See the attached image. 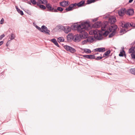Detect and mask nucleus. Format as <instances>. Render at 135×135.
<instances>
[{
	"label": "nucleus",
	"instance_id": "f257e3e1",
	"mask_svg": "<svg viewBox=\"0 0 135 135\" xmlns=\"http://www.w3.org/2000/svg\"><path fill=\"white\" fill-rule=\"evenodd\" d=\"M90 26L89 22H85L82 23L79 25H77V31L79 32V35L82 39H85L88 37V33L85 31V30H87Z\"/></svg>",
	"mask_w": 135,
	"mask_h": 135
},
{
	"label": "nucleus",
	"instance_id": "f03ea898",
	"mask_svg": "<svg viewBox=\"0 0 135 135\" xmlns=\"http://www.w3.org/2000/svg\"><path fill=\"white\" fill-rule=\"evenodd\" d=\"M118 28L117 25H113L111 26H110L107 29V30L105 31L104 33H103V35L107 36L110 32H112L109 35V37L111 38L113 37L116 33V30Z\"/></svg>",
	"mask_w": 135,
	"mask_h": 135
},
{
	"label": "nucleus",
	"instance_id": "7ed1b4c3",
	"mask_svg": "<svg viewBox=\"0 0 135 135\" xmlns=\"http://www.w3.org/2000/svg\"><path fill=\"white\" fill-rule=\"evenodd\" d=\"M109 22L107 21H103L102 23L101 21H97L93 25V27L95 28H99L101 27V31H105L107 29L106 27L108 26Z\"/></svg>",
	"mask_w": 135,
	"mask_h": 135
},
{
	"label": "nucleus",
	"instance_id": "20e7f679",
	"mask_svg": "<svg viewBox=\"0 0 135 135\" xmlns=\"http://www.w3.org/2000/svg\"><path fill=\"white\" fill-rule=\"evenodd\" d=\"M93 32L94 35V37L95 39L100 40L103 38L102 35L100 33L99 30L97 29L93 30Z\"/></svg>",
	"mask_w": 135,
	"mask_h": 135
},
{
	"label": "nucleus",
	"instance_id": "39448f33",
	"mask_svg": "<svg viewBox=\"0 0 135 135\" xmlns=\"http://www.w3.org/2000/svg\"><path fill=\"white\" fill-rule=\"evenodd\" d=\"M36 27L40 31L42 32H45V33L50 35L49 32H50V31L45 26H41V28L37 26H36Z\"/></svg>",
	"mask_w": 135,
	"mask_h": 135
},
{
	"label": "nucleus",
	"instance_id": "423d86ee",
	"mask_svg": "<svg viewBox=\"0 0 135 135\" xmlns=\"http://www.w3.org/2000/svg\"><path fill=\"white\" fill-rule=\"evenodd\" d=\"M64 48L68 52L74 54L76 52V50L74 48L69 46L65 45L64 46Z\"/></svg>",
	"mask_w": 135,
	"mask_h": 135
},
{
	"label": "nucleus",
	"instance_id": "0eeeda50",
	"mask_svg": "<svg viewBox=\"0 0 135 135\" xmlns=\"http://www.w3.org/2000/svg\"><path fill=\"white\" fill-rule=\"evenodd\" d=\"M117 21V20L115 18V17L114 16H110L109 18L108 22L107 21L109 22L108 25V26L106 27V29H107L109 26V24L110 23V24H114L115 22Z\"/></svg>",
	"mask_w": 135,
	"mask_h": 135
},
{
	"label": "nucleus",
	"instance_id": "6e6552de",
	"mask_svg": "<svg viewBox=\"0 0 135 135\" xmlns=\"http://www.w3.org/2000/svg\"><path fill=\"white\" fill-rule=\"evenodd\" d=\"M81 38L79 35L77 34L73 36V40L74 41L76 42H78L80 41Z\"/></svg>",
	"mask_w": 135,
	"mask_h": 135
},
{
	"label": "nucleus",
	"instance_id": "1a4fd4ad",
	"mask_svg": "<svg viewBox=\"0 0 135 135\" xmlns=\"http://www.w3.org/2000/svg\"><path fill=\"white\" fill-rule=\"evenodd\" d=\"M46 7L48 9V11L52 12H54V10L55 9L52 6L50 3L46 4Z\"/></svg>",
	"mask_w": 135,
	"mask_h": 135
},
{
	"label": "nucleus",
	"instance_id": "9d476101",
	"mask_svg": "<svg viewBox=\"0 0 135 135\" xmlns=\"http://www.w3.org/2000/svg\"><path fill=\"white\" fill-rule=\"evenodd\" d=\"M126 12L125 9L122 8L118 11V13L119 16H122L124 15Z\"/></svg>",
	"mask_w": 135,
	"mask_h": 135
},
{
	"label": "nucleus",
	"instance_id": "9b49d317",
	"mask_svg": "<svg viewBox=\"0 0 135 135\" xmlns=\"http://www.w3.org/2000/svg\"><path fill=\"white\" fill-rule=\"evenodd\" d=\"M69 1H64L60 3V6L63 7H65L69 5Z\"/></svg>",
	"mask_w": 135,
	"mask_h": 135
},
{
	"label": "nucleus",
	"instance_id": "f8f14e48",
	"mask_svg": "<svg viewBox=\"0 0 135 135\" xmlns=\"http://www.w3.org/2000/svg\"><path fill=\"white\" fill-rule=\"evenodd\" d=\"M83 56L85 58H87L88 59H94L95 58V56L94 55H84Z\"/></svg>",
	"mask_w": 135,
	"mask_h": 135
},
{
	"label": "nucleus",
	"instance_id": "ddd939ff",
	"mask_svg": "<svg viewBox=\"0 0 135 135\" xmlns=\"http://www.w3.org/2000/svg\"><path fill=\"white\" fill-rule=\"evenodd\" d=\"M95 51H98L99 52H104L105 51V48L104 47H100L95 49H94Z\"/></svg>",
	"mask_w": 135,
	"mask_h": 135
},
{
	"label": "nucleus",
	"instance_id": "4468645a",
	"mask_svg": "<svg viewBox=\"0 0 135 135\" xmlns=\"http://www.w3.org/2000/svg\"><path fill=\"white\" fill-rule=\"evenodd\" d=\"M127 14L129 15H132L134 13V11L133 9H129L128 10Z\"/></svg>",
	"mask_w": 135,
	"mask_h": 135
},
{
	"label": "nucleus",
	"instance_id": "2eb2a0df",
	"mask_svg": "<svg viewBox=\"0 0 135 135\" xmlns=\"http://www.w3.org/2000/svg\"><path fill=\"white\" fill-rule=\"evenodd\" d=\"M132 22H131L130 23L129 22H127L125 23L124 25V27L126 28L128 27H129L130 26H133Z\"/></svg>",
	"mask_w": 135,
	"mask_h": 135
},
{
	"label": "nucleus",
	"instance_id": "dca6fc26",
	"mask_svg": "<svg viewBox=\"0 0 135 135\" xmlns=\"http://www.w3.org/2000/svg\"><path fill=\"white\" fill-rule=\"evenodd\" d=\"M84 3L85 1H81L78 3H77L78 5V7H79L83 6H84Z\"/></svg>",
	"mask_w": 135,
	"mask_h": 135
},
{
	"label": "nucleus",
	"instance_id": "f3484780",
	"mask_svg": "<svg viewBox=\"0 0 135 135\" xmlns=\"http://www.w3.org/2000/svg\"><path fill=\"white\" fill-rule=\"evenodd\" d=\"M129 53H135V49L134 47H132L129 49Z\"/></svg>",
	"mask_w": 135,
	"mask_h": 135
},
{
	"label": "nucleus",
	"instance_id": "a211bd4d",
	"mask_svg": "<svg viewBox=\"0 0 135 135\" xmlns=\"http://www.w3.org/2000/svg\"><path fill=\"white\" fill-rule=\"evenodd\" d=\"M65 29L64 30V32L66 33H68L70 32L71 31L70 28L68 26L65 27Z\"/></svg>",
	"mask_w": 135,
	"mask_h": 135
},
{
	"label": "nucleus",
	"instance_id": "6ab92c4d",
	"mask_svg": "<svg viewBox=\"0 0 135 135\" xmlns=\"http://www.w3.org/2000/svg\"><path fill=\"white\" fill-rule=\"evenodd\" d=\"M87 40H88V42L92 43L94 41V39L93 37L90 36L87 38Z\"/></svg>",
	"mask_w": 135,
	"mask_h": 135
},
{
	"label": "nucleus",
	"instance_id": "aec40b11",
	"mask_svg": "<svg viewBox=\"0 0 135 135\" xmlns=\"http://www.w3.org/2000/svg\"><path fill=\"white\" fill-rule=\"evenodd\" d=\"M40 4L41 2L37 3V6H39L40 8L44 10L46 8V7L44 5H41Z\"/></svg>",
	"mask_w": 135,
	"mask_h": 135
},
{
	"label": "nucleus",
	"instance_id": "412c9836",
	"mask_svg": "<svg viewBox=\"0 0 135 135\" xmlns=\"http://www.w3.org/2000/svg\"><path fill=\"white\" fill-rule=\"evenodd\" d=\"M38 1H39V2H41V3L42 4H48V1L47 0H38Z\"/></svg>",
	"mask_w": 135,
	"mask_h": 135
},
{
	"label": "nucleus",
	"instance_id": "4be33fe9",
	"mask_svg": "<svg viewBox=\"0 0 135 135\" xmlns=\"http://www.w3.org/2000/svg\"><path fill=\"white\" fill-rule=\"evenodd\" d=\"M51 41L55 45L57 46L58 47H59V45L56 40L55 38H54L51 39Z\"/></svg>",
	"mask_w": 135,
	"mask_h": 135
},
{
	"label": "nucleus",
	"instance_id": "5701e85b",
	"mask_svg": "<svg viewBox=\"0 0 135 135\" xmlns=\"http://www.w3.org/2000/svg\"><path fill=\"white\" fill-rule=\"evenodd\" d=\"M124 55L125 57H126V55L125 54V52L124 50H123L122 51L120 52L119 55V56L120 57H123Z\"/></svg>",
	"mask_w": 135,
	"mask_h": 135
},
{
	"label": "nucleus",
	"instance_id": "b1692460",
	"mask_svg": "<svg viewBox=\"0 0 135 135\" xmlns=\"http://www.w3.org/2000/svg\"><path fill=\"white\" fill-rule=\"evenodd\" d=\"M63 10V9L62 8L60 7H58L56 9H55V10H54V12H57L58 11L60 12H62Z\"/></svg>",
	"mask_w": 135,
	"mask_h": 135
},
{
	"label": "nucleus",
	"instance_id": "393cba45",
	"mask_svg": "<svg viewBox=\"0 0 135 135\" xmlns=\"http://www.w3.org/2000/svg\"><path fill=\"white\" fill-rule=\"evenodd\" d=\"M57 27L59 29H60V30H63L64 31L65 30V26L59 25H57Z\"/></svg>",
	"mask_w": 135,
	"mask_h": 135
},
{
	"label": "nucleus",
	"instance_id": "a878e982",
	"mask_svg": "<svg viewBox=\"0 0 135 135\" xmlns=\"http://www.w3.org/2000/svg\"><path fill=\"white\" fill-rule=\"evenodd\" d=\"M111 51L110 50H109L104 53L103 55V57H105L106 56H108V55L110 53Z\"/></svg>",
	"mask_w": 135,
	"mask_h": 135
},
{
	"label": "nucleus",
	"instance_id": "bb28decb",
	"mask_svg": "<svg viewBox=\"0 0 135 135\" xmlns=\"http://www.w3.org/2000/svg\"><path fill=\"white\" fill-rule=\"evenodd\" d=\"M84 52L86 54H90L91 51L90 49H84Z\"/></svg>",
	"mask_w": 135,
	"mask_h": 135
},
{
	"label": "nucleus",
	"instance_id": "cd10ccee",
	"mask_svg": "<svg viewBox=\"0 0 135 135\" xmlns=\"http://www.w3.org/2000/svg\"><path fill=\"white\" fill-rule=\"evenodd\" d=\"M73 9V8L71 4H70L68 8H66L65 9V10L67 11H68L72 10Z\"/></svg>",
	"mask_w": 135,
	"mask_h": 135
},
{
	"label": "nucleus",
	"instance_id": "c85d7f7f",
	"mask_svg": "<svg viewBox=\"0 0 135 135\" xmlns=\"http://www.w3.org/2000/svg\"><path fill=\"white\" fill-rule=\"evenodd\" d=\"M73 36L71 33H69L67 36V37L68 39H71L72 38L73 39Z\"/></svg>",
	"mask_w": 135,
	"mask_h": 135
},
{
	"label": "nucleus",
	"instance_id": "c756f323",
	"mask_svg": "<svg viewBox=\"0 0 135 135\" xmlns=\"http://www.w3.org/2000/svg\"><path fill=\"white\" fill-rule=\"evenodd\" d=\"M64 39L63 37H59L58 38L57 41L59 42H64Z\"/></svg>",
	"mask_w": 135,
	"mask_h": 135
},
{
	"label": "nucleus",
	"instance_id": "7c9ffc66",
	"mask_svg": "<svg viewBox=\"0 0 135 135\" xmlns=\"http://www.w3.org/2000/svg\"><path fill=\"white\" fill-rule=\"evenodd\" d=\"M130 72L132 74L135 75V68L131 69Z\"/></svg>",
	"mask_w": 135,
	"mask_h": 135
},
{
	"label": "nucleus",
	"instance_id": "2f4dec72",
	"mask_svg": "<svg viewBox=\"0 0 135 135\" xmlns=\"http://www.w3.org/2000/svg\"><path fill=\"white\" fill-rule=\"evenodd\" d=\"M15 37V35L13 33H11L10 37V39L8 41H9L11 40H13V39H14Z\"/></svg>",
	"mask_w": 135,
	"mask_h": 135
},
{
	"label": "nucleus",
	"instance_id": "473e14b6",
	"mask_svg": "<svg viewBox=\"0 0 135 135\" xmlns=\"http://www.w3.org/2000/svg\"><path fill=\"white\" fill-rule=\"evenodd\" d=\"M31 3H32L33 5L37 4V3H39V1L38 2H36V0H30Z\"/></svg>",
	"mask_w": 135,
	"mask_h": 135
},
{
	"label": "nucleus",
	"instance_id": "72a5a7b5",
	"mask_svg": "<svg viewBox=\"0 0 135 135\" xmlns=\"http://www.w3.org/2000/svg\"><path fill=\"white\" fill-rule=\"evenodd\" d=\"M71 4L73 8H77V6H78L77 4L76 3L72 4Z\"/></svg>",
	"mask_w": 135,
	"mask_h": 135
},
{
	"label": "nucleus",
	"instance_id": "f704fd0d",
	"mask_svg": "<svg viewBox=\"0 0 135 135\" xmlns=\"http://www.w3.org/2000/svg\"><path fill=\"white\" fill-rule=\"evenodd\" d=\"M95 0H88L87 4H89L95 2Z\"/></svg>",
	"mask_w": 135,
	"mask_h": 135
},
{
	"label": "nucleus",
	"instance_id": "c9c22d12",
	"mask_svg": "<svg viewBox=\"0 0 135 135\" xmlns=\"http://www.w3.org/2000/svg\"><path fill=\"white\" fill-rule=\"evenodd\" d=\"M128 31V30L126 31V29H122L120 31V33H124Z\"/></svg>",
	"mask_w": 135,
	"mask_h": 135
},
{
	"label": "nucleus",
	"instance_id": "e433bc0d",
	"mask_svg": "<svg viewBox=\"0 0 135 135\" xmlns=\"http://www.w3.org/2000/svg\"><path fill=\"white\" fill-rule=\"evenodd\" d=\"M18 12L22 16L24 15V13L20 9H18Z\"/></svg>",
	"mask_w": 135,
	"mask_h": 135
},
{
	"label": "nucleus",
	"instance_id": "4c0bfd02",
	"mask_svg": "<svg viewBox=\"0 0 135 135\" xmlns=\"http://www.w3.org/2000/svg\"><path fill=\"white\" fill-rule=\"evenodd\" d=\"M87 42H88V40H85L82 42V44L83 45L86 44Z\"/></svg>",
	"mask_w": 135,
	"mask_h": 135
},
{
	"label": "nucleus",
	"instance_id": "58836bf2",
	"mask_svg": "<svg viewBox=\"0 0 135 135\" xmlns=\"http://www.w3.org/2000/svg\"><path fill=\"white\" fill-rule=\"evenodd\" d=\"M104 57H103H103H101V56H98L97 57L95 58L96 60H100L102 59V58Z\"/></svg>",
	"mask_w": 135,
	"mask_h": 135
},
{
	"label": "nucleus",
	"instance_id": "ea45409f",
	"mask_svg": "<svg viewBox=\"0 0 135 135\" xmlns=\"http://www.w3.org/2000/svg\"><path fill=\"white\" fill-rule=\"evenodd\" d=\"M5 36L4 34H3L0 36V40H1Z\"/></svg>",
	"mask_w": 135,
	"mask_h": 135
},
{
	"label": "nucleus",
	"instance_id": "a19ab883",
	"mask_svg": "<svg viewBox=\"0 0 135 135\" xmlns=\"http://www.w3.org/2000/svg\"><path fill=\"white\" fill-rule=\"evenodd\" d=\"M125 23L124 22H121V26L123 28L124 27V24Z\"/></svg>",
	"mask_w": 135,
	"mask_h": 135
},
{
	"label": "nucleus",
	"instance_id": "79ce46f5",
	"mask_svg": "<svg viewBox=\"0 0 135 135\" xmlns=\"http://www.w3.org/2000/svg\"><path fill=\"white\" fill-rule=\"evenodd\" d=\"M4 20L3 18H2L1 20L0 23L1 24H2Z\"/></svg>",
	"mask_w": 135,
	"mask_h": 135
},
{
	"label": "nucleus",
	"instance_id": "37998d69",
	"mask_svg": "<svg viewBox=\"0 0 135 135\" xmlns=\"http://www.w3.org/2000/svg\"><path fill=\"white\" fill-rule=\"evenodd\" d=\"M3 43V41H1L0 42V46L2 45Z\"/></svg>",
	"mask_w": 135,
	"mask_h": 135
},
{
	"label": "nucleus",
	"instance_id": "c03bdc74",
	"mask_svg": "<svg viewBox=\"0 0 135 135\" xmlns=\"http://www.w3.org/2000/svg\"><path fill=\"white\" fill-rule=\"evenodd\" d=\"M27 3L28 4H30L31 5V2H30V1H28L27 2Z\"/></svg>",
	"mask_w": 135,
	"mask_h": 135
},
{
	"label": "nucleus",
	"instance_id": "a18cd8bd",
	"mask_svg": "<svg viewBox=\"0 0 135 135\" xmlns=\"http://www.w3.org/2000/svg\"><path fill=\"white\" fill-rule=\"evenodd\" d=\"M132 23H133V26H131V27H135V23H133L132 22Z\"/></svg>",
	"mask_w": 135,
	"mask_h": 135
},
{
	"label": "nucleus",
	"instance_id": "49530a36",
	"mask_svg": "<svg viewBox=\"0 0 135 135\" xmlns=\"http://www.w3.org/2000/svg\"><path fill=\"white\" fill-rule=\"evenodd\" d=\"M133 1V0H129V3H131V2H132Z\"/></svg>",
	"mask_w": 135,
	"mask_h": 135
},
{
	"label": "nucleus",
	"instance_id": "de8ad7c7",
	"mask_svg": "<svg viewBox=\"0 0 135 135\" xmlns=\"http://www.w3.org/2000/svg\"><path fill=\"white\" fill-rule=\"evenodd\" d=\"M16 8L17 9V11H18V9H19L17 6H16Z\"/></svg>",
	"mask_w": 135,
	"mask_h": 135
},
{
	"label": "nucleus",
	"instance_id": "09e8293b",
	"mask_svg": "<svg viewBox=\"0 0 135 135\" xmlns=\"http://www.w3.org/2000/svg\"><path fill=\"white\" fill-rule=\"evenodd\" d=\"M97 20H96L95 19L94 20H93V21H95Z\"/></svg>",
	"mask_w": 135,
	"mask_h": 135
},
{
	"label": "nucleus",
	"instance_id": "8fccbe9b",
	"mask_svg": "<svg viewBox=\"0 0 135 135\" xmlns=\"http://www.w3.org/2000/svg\"><path fill=\"white\" fill-rule=\"evenodd\" d=\"M134 48H135V46H134Z\"/></svg>",
	"mask_w": 135,
	"mask_h": 135
},
{
	"label": "nucleus",
	"instance_id": "3c124183",
	"mask_svg": "<svg viewBox=\"0 0 135 135\" xmlns=\"http://www.w3.org/2000/svg\"><path fill=\"white\" fill-rule=\"evenodd\" d=\"M98 54V53H97L96 54Z\"/></svg>",
	"mask_w": 135,
	"mask_h": 135
},
{
	"label": "nucleus",
	"instance_id": "603ef678",
	"mask_svg": "<svg viewBox=\"0 0 135 135\" xmlns=\"http://www.w3.org/2000/svg\"><path fill=\"white\" fill-rule=\"evenodd\" d=\"M98 54V53H97L96 54Z\"/></svg>",
	"mask_w": 135,
	"mask_h": 135
},
{
	"label": "nucleus",
	"instance_id": "864d4df0",
	"mask_svg": "<svg viewBox=\"0 0 135 135\" xmlns=\"http://www.w3.org/2000/svg\"><path fill=\"white\" fill-rule=\"evenodd\" d=\"M98 54V53H97L96 54Z\"/></svg>",
	"mask_w": 135,
	"mask_h": 135
},
{
	"label": "nucleus",
	"instance_id": "5fc2aeb1",
	"mask_svg": "<svg viewBox=\"0 0 135 135\" xmlns=\"http://www.w3.org/2000/svg\"><path fill=\"white\" fill-rule=\"evenodd\" d=\"M75 26H76L75 25L74 26V27H75Z\"/></svg>",
	"mask_w": 135,
	"mask_h": 135
}]
</instances>
